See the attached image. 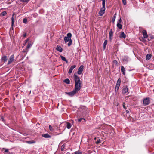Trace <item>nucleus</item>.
I'll use <instances>...</instances> for the list:
<instances>
[{
	"mask_svg": "<svg viewBox=\"0 0 154 154\" xmlns=\"http://www.w3.org/2000/svg\"><path fill=\"white\" fill-rule=\"evenodd\" d=\"M75 86L74 88L77 91H80L82 87V82L80 80V78L76 75V73H75L74 75Z\"/></svg>",
	"mask_w": 154,
	"mask_h": 154,
	"instance_id": "f257e3e1",
	"label": "nucleus"
},
{
	"mask_svg": "<svg viewBox=\"0 0 154 154\" xmlns=\"http://www.w3.org/2000/svg\"><path fill=\"white\" fill-rule=\"evenodd\" d=\"M66 35L67 36H65L64 38V39L65 43H66L68 42H69L67 44V45L69 47L71 46L72 43V40L71 39L72 35L71 33H69L67 34Z\"/></svg>",
	"mask_w": 154,
	"mask_h": 154,
	"instance_id": "f03ea898",
	"label": "nucleus"
},
{
	"mask_svg": "<svg viewBox=\"0 0 154 154\" xmlns=\"http://www.w3.org/2000/svg\"><path fill=\"white\" fill-rule=\"evenodd\" d=\"M150 103V100L149 98H144L143 101V104L144 106H146L149 105Z\"/></svg>",
	"mask_w": 154,
	"mask_h": 154,
	"instance_id": "7ed1b4c3",
	"label": "nucleus"
},
{
	"mask_svg": "<svg viewBox=\"0 0 154 154\" xmlns=\"http://www.w3.org/2000/svg\"><path fill=\"white\" fill-rule=\"evenodd\" d=\"M78 92V91H76V90L74 89L73 91H72L69 92H66V93L68 95L71 97H72L73 96Z\"/></svg>",
	"mask_w": 154,
	"mask_h": 154,
	"instance_id": "20e7f679",
	"label": "nucleus"
},
{
	"mask_svg": "<svg viewBox=\"0 0 154 154\" xmlns=\"http://www.w3.org/2000/svg\"><path fill=\"white\" fill-rule=\"evenodd\" d=\"M105 8L102 7L98 12L99 15L100 16H102L105 13Z\"/></svg>",
	"mask_w": 154,
	"mask_h": 154,
	"instance_id": "39448f33",
	"label": "nucleus"
},
{
	"mask_svg": "<svg viewBox=\"0 0 154 154\" xmlns=\"http://www.w3.org/2000/svg\"><path fill=\"white\" fill-rule=\"evenodd\" d=\"M14 54H12L10 57L8 63V64H10L14 60Z\"/></svg>",
	"mask_w": 154,
	"mask_h": 154,
	"instance_id": "423d86ee",
	"label": "nucleus"
},
{
	"mask_svg": "<svg viewBox=\"0 0 154 154\" xmlns=\"http://www.w3.org/2000/svg\"><path fill=\"white\" fill-rule=\"evenodd\" d=\"M84 66L83 65H82L80 66V67L79 68L77 73L79 75H80L82 73V72L83 71Z\"/></svg>",
	"mask_w": 154,
	"mask_h": 154,
	"instance_id": "0eeeda50",
	"label": "nucleus"
},
{
	"mask_svg": "<svg viewBox=\"0 0 154 154\" xmlns=\"http://www.w3.org/2000/svg\"><path fill=\"white\" fill-rule=\"evenodd\" d=\"M142 33L143 35V38H147L148 37V35L146 30H143L142 31Z\"/></svg>",
	"mask_w": 154,
	"mask_h": 154,
	"instance_id": "6e6552de",
	"label": "nucleus"
},
{
	"mask_svg": "<svg viewBox=\"0 0 154 154\" xmlns=\"http://www.w3.org/2000/svg\"><path fill=\"white\" fill-rule=\"evenodd\" d=\"M76 67V66L75 65H74L70 67L68 71V74L69 75H70L72 73V70L74 68Z\"/></svg>",
	"mask_w": 154,
	"mask_h": 154,
	"instance_id": "1a4fd4ad",
	"label": "nucleus"
},
{
	"mask_svg": "<svg viewBox=\"0 0 154 154\" xmlns=\"http://www.w3.org/2000/svg\"><path fill=\"white\" fill-rule=\"evenodd\" d=\"M122 93L123 94H125L127 93L128 91V88L127 86H125L124 87L122 90Z\"/></svg>",
	"mask_w": 154,
	"mask_h": 154,
	"instance_id": "9d476101",
	"label": "nucleus"
},
{
	"mask_svg": "<svg viewBox=\"0 0 154 154\" xmlns=\"http://www.w3.org/2000/svg\"><path fill=\"white\" fill-rule=\"evenodd\" d=\"M126 37V35L124 33V32L123 31H122L121 33L119 36L120 38H125Z\"/></svg>",
	"mask_w": 154,
	"mask_h": 154,
	"instance_id": "9b49d317",
	"label": "nucleus"
},
{
	"mask_svg": "<svg viewBox=\"0 0 154 154\" xmlns=\"http://www.w3.org/2000/svg\"><path fill=\"white\" fill-rule=\"evenodd\" d=\"M56 50L58 51L61 52L63 51L62 48L59 45H57L56 47Z\"/></svg>",
	"mask_w": 154,
	"mask_h": 154,
	"instance_id": "f8f14e48",
	"label": "nucleus"
},
{
	"mask_svg": "<svg viewBox=\"0 0 154 154\" xmlns=\"http://www.w3.org/2000/svg\"><path fill=\"white\" fill-rule=\"evenodd\" d=\"M152 55L150 54H147L146 57V60H148L151 57Z\"/></svg>",
	"mask_w": 154,
	"mask_h": 154,
	"instance_id": "ddd939ff",
	"label": "nucleus"
},
{
	"mask_svg": "<svg viewBox=\"0 0 154 154\" xmlns=\"http://www.w3.org/2000/svg\"><path fill=\"white\" fill-rule=\"evenodd\" d=\"M7 57L6 56H4L2 57L1 60L4 62H6L7 60Z\"/></svg>",
	"mask_w": 154,
	"mask_h": 154,
	"instance_id": "4468645a",
	"label": "nucleus"
},
{
	"mask_svg": "<svg viewBox=\"0 0 154 154\" xmlns=\"http://www.w3.org/2000/svg\"><path fill=\"white\" fill-rule=\"evenodd\" d=\"M121 72H122L123 74L125 75V70L124 67L122 66H121Z\"/></svg>",
	"mask_w": 154,
	"mask_h": 154,
	"instance_id": "2eb2a0df",
	"label": "nucleus"
},
{
	"mask_svg": "<svg viewBox=\"0 0 154 154\" xmlns=\"http://www.w3.org/2000/svg\"><path fill=\"white\" fill-rule=\"evenodd\" d=\"M42 136L45 138H50L51 137V136L48 133L43 134Z\"/></svg>",
	"mask_w": 154,
	"mask_h": 154,
	"instance_id": "dca6fc26",
	"label": "nucleus"
},
{
	"mask_svg": "<svg viewBox=\"0 0 154 154\" xmlns=\"http://www.w3.org/2000/svg\"><path fill=\"white\" fill-rule=\"evenodd\" d=\"M113 36V31L112 29H111L110 30L109 33V38L111 40V38Z\"/></svg>",
	"mask_w": 154,
	"mask_h": 154,
	"instance_id": "f3484780",
	"label": "nucleus"
},
{
	"mask_svg": "<svg viewBox=\"0 0 154 154\" xmlns=\"http://www.w3.org/2000/svg\"><path fill=\"white\" fill-rule=\"evenodd\" d=\"M32 43L31 41H29L28 42L27 46L26 47L28 49L30 48L32 46Z\"/></svg>",
	"mask_w": 154,
	"mask_h": 154,
	"instance_id": "a211bd4d",
	"label": "nucleus"
},
{
	"mask_svg": "<svg viewBox=\"0 0 154 154\" xmlns=\"http://www.w3.org/2000/svg\"><path fill=\"white\" fill-rule=\"evenodd\" d=\"M71 126V124L69 122H67V123L66 127L68 129L70 128Z\"/></svg>",
	"mask_w": 154,
	"mask_h": 154,
	"instance_id": "6ab92c4d",
	"label": "nucleus"
},
{
	"mask_svg": "<svg viewBox=\"0 0 154 154\" xmlns=\"http://www.w3.org/2000/svg\"><path fill=\"white\" fill-rule=\"evenodd\" d=\"M60 57L62 60H63L64 61H65L66 63H68V61H67V60H66V59L65 57H64L62 56V55H61Z\"/></svg>",
	"mask_w": 154,
	"mask_h": 154,
	"instance_id": "aec40b11",
	"label": "nucleus"
},
{
	"mask_svg": "<svg viewBox=\"0 0 154 154\" xmlns=\"http://www.w3.org/2000/svg\"><path fill=\"white\" fill-rule=\"evenodd\" d=\"M14 14H13L12 15V17L11 18V27L12 29L13 26L14 24Z\"/></svg>",
	"mask_w": 154,
	"mask_h": 154,
	"instance_id": "412c9836",
	"label": "nucleus"
},
{
	"mask_svg": "<svg viewBox=\"0 0 154 154\" xmlns=\"http://www.w3.org/2000/svg\"><path fill=\"white\" fill-rule=\"evenodd\" d=\"M148 37V40L149 41H150L151 39H153L154 38L153 36L151 34H149Z\"/></svg>",
	"mask_w": 154,
	"mask_h": 154,
	"instance_id": "4be33fe9",
	"label": "nucleus"
},
{
	"mask_svg": "<svg viewBox=\"0 0 154 154\" xmlns=\"http://www.w3.org/2000/svg\"><path fill=\"white\" fill-rule=\"evenodd\" d=\"M64 82H65V83L67 84H70V80L69 79L67 78L64 81Z\"/></svg>",
	"mask_w": 154,
	"mask_h": 154,
	"instance_id": "5701e85b",
	"label": "nucleus"
},
{
	"mask_svg": "<svg viewBox=\"0 0 154 154\" xmlns=\"http://www.w3.org/2000/svg\"><path fill=\"white\" fill-rule=\"evenodd\" d=\"M107 42H108L107 40H106L104 41V43H103V48L104 49H105V48H106V46L107 45Z\"/></svg>",
	"mask_w": 154,
	"mask_h": 154,
	"instance_id": "b1692460",
	"label": "nucleus"
},
{
	"mask_svg": "<svg viewBox=\"0 0 154 154\" xmlns=\"http://www.w3.org/2000/svg\"><path fill=\"white\" fill-rule=\"evenodd\" d=\"M117 27L118 28H119V29H121L122 28V26L120 23H117Z\"/></svg>",
	"mask_w": 154,
	"mask_h": 154,
	"instance_id": "393cba45",
	"label": "nucleus"
},
{
	"mask_svg": "<svg viewBox=\"0 0 154 154\" xmlns=\"http://www.w3.org/2000/svg\"><path fill=\"white\" fill-rule=\"evenodd\" d=\"M116 15H117L116 13L113 15V16L112 17V21L113 23H114L115 22V19H116Z\"/></svg>",
	"mask_w": 154,
	"mask_h": 154,
	"instance_id": "a878e982",
	"label": "nucleus"
},
{
	"mask_svg": "<svg viewBox=\"0 0 154 154\" xmlns=\"http://www.w3.org/2000/svg\"><path fill=\"white\" fill-rule=\"evenodd\" d=\"M121 79L120 78H119L118 79L116 85H120L121 83Z\"/></svg>",
	"mask_w": 154,
	"mask_h": 154,
	"instance_id": "bb28decb",
	"label": "nucleus"
},
{
	"mask_svg": "<svg viewBox=\"0 0 154 154\" xmlns=\"http://www.w3.org/2000/svg\"><path fill=\"white\" fill-rule=\"evenodd\" d=\"M128 60V57H125L123 59V61L127 62Z\"/></svg>",
	"mask_w": 154,
	"mask_h": 154,
	"instance_id": "cd10ccee",
	"label": "nucleus"
},
{
	"mask_svg": "<svg viewBox=\"0 0 154 154\" xmlns=\"http://www.w3.org/2000/svg\"><path fill=\"white\" fill-rule=\"evenodd\" d=\"M83 120V122H85V119L84 118H80L78 119V122H81L82 120Z\"/></svg>",
	"mask_w": 154,
	"mask_h": 154,
	"instance_id": "c85d7f7f",
	"label": "nucleus"
},
{
	"mask_svg": "<svg viewBox=\"0 0 154 154\" xmlns=\"http://www.w3.org/2000/svg\"><path fill=\"white\" fill-rule=\"evenodd\" d=\"M7 14V12L5 11H3L1 14V16H3Z\"/></svg>",
	"mask_w": 154,
	"mask_h": 154,
	"instance_id": "c756f323",
	"label": "nucleus"
},
{
	"mask_svg": "<svg viewBox=\"0 0 154 154\" xmlns=\"http://www.w3.org/2000/svg\"><path fill=\"white\" fill-rule=\"evenodd\" d=\"M82 153L81 152L79 151H76L74 153H72V154H82Z\"/></svg>",
	"mask_w": 154,
	"mask_h": 154,
	"instance_id": "7c9ffc66",
	"label": "nucleus"
},
{
	"mask_svg": "<svg viewBox=\"0 0 154 154\" xmlns=\"http://www.w3.org/2000/svg\"><path fill=\"white\" fill-rule=\"evenodd\" d=\"M102 7L105 8V0H102Z\"/></svg>",
	"mask_w": 154,
	"mask_h": 154,
	"instance_id": "2f4dec72",
	"label": "nucleus"
},
{
	"mask_svg": "<svg viewBox=\"0 0 154 154\" xmlns=\"http://www.w3.org/2000/svg\"><path fill=\"white\" fill-rule=\"evenodd\" d=\"M21 2L27 3L29 2V0H21Z\"/></svg>",
	"mask_w": 154,
	"mask_h": 154,
	"instance_id": "473e14b6",
	"label": "nucleus"
},
{
	"mask_svg": "<svg viewBox=\"0 0 154 154\" xmlns=\"http://www.w3.org/2000/svg\"><path fill=\"white\" fill-rule=\"evenodd\" d=\"M65 146V145L64 144H63L61 147V151H63L64 150V148Z\"/></svg>",
	"mask_w": 154,
	"mask_h": 154,
	"instance_id": "72a5a7b5",
	"label": "nucleus"
},
{
	"mask_svg": "<svg viewBox=\"0 0 154 154\" xmlns=\"http://www.w3.org/2000/svg\"><path fill=\"white\" fill-rule=\"evenodd\" d=\"M26 142L28 143L29 144H32V143H35V141H27Z\"/></svg>",
	"mask_w": 154,
	"mask_h": 154,
	"instance_id": "f704fd0d",
	"label": "nucleus"
},
{
	"mask_svg": "<svg viewBox=\"0 0 154 154\" xmlns=\"http://www.w3.org/2000/svg\"><path fill=\"white\" fill-rule=\"evenodd\" d=\"M28 51V49L26 48H25L24 49H23V52H27Z\"/></svg>",
	"mask_w": 154,
	"mask_h": 154,
	"instance_id": "c9c22d12",
	"label": "nucleus"
},
{
	"mask_svg": "<svg viewBox=\"0 0 154 154\" xmlns=\"http://www.w3.org/2000/svg\"><path fill=\"white\" fill-rule=\"evenodd\" d=\"M120 85H116V88H115V91H118L119 88V87Z\"/></svg>",
	"mask_w": 154,
	"mask_h": 154,
	"instance_id": "e433bc0d",
	"label": "nucleus"
},
{
	"mask_svg": "<svg viewBox=\"0 0 154 154\" xmlns=\"http://www.w3.org/2000/svg\"><path fill=\"white\" fill-rule=\"evenodd\" d=\"M100 143H101V140L100 139H98L96 142V144H98Z\"/></svg>",
	"mask_w": 154,
	"mask_h": 154,
	"instance_id": "4c0bfd02",
	"label": "nucleus"
},
{
	"mask_svg": "<svg viewBox=\"0 0 154 154\" xmlns=\"http://www.w3.org/2000/svg\"><path fill=\"white\" fill-rule=\"evenodd\" d=\"M4 149H5V151L4 152H8V149H5V148L2 149V152H3V150H4Z\"/></svg>",
	"mask_w": 154,
	"mask_h": 154,
	"instance_id": "58836bf2",
	"label": "nucleus"
},
{
	"mask_svg": "<svg viewBox=\"0 0 154 154\" xmlns=\"http://www.w3.org/2000/svg\"><path fill=\"white\" fill-rule=\"evenodd\" d=\"M49 128L51 131H53V129L51 125H49Z\"/></svg>",
	"mask_w": 154,
	"mask_h": 154,
	"instance_id": "ea45409f",
	"label": "nucleus"
},
{
	"mask_svg": "<svg viewBox=\"0 0 154 154\" xmlns=\"http://www.w3.org/2000/svg\"><path fill=\"white\" fill-rule=\"evenodd\" d=\"M122 1L124 5H125L126 4V0H122Z\"/></svg>",
	"mask_w": 154,
	"mask_h": 154,
	"instance_id": "a19ab883",
	"label": "nucleus"
},
{
	"mask_svg": "<svg viewBox=\"0 0 154 154\" xmlns=\"http://www.w3.org/2000/svg\"><path fill=\"white\" fill-rule=\"evenodd\" d=\"M23 23H26L27 22V19L26 18H24L23 20Z\"/></svg>",
	"mask_w": 154,
	"mask_h": 154,
	"instance_id": "79ce46f5",
	"label": "nucleus"
},
{
	"mask_svg": "<svg viewBox=\"0 0 154 154\" xmlns=\"http://www.w3.org/2000/svg\"><path fill=\"white\" fill-rule=\"evenodd\" d=\"M1 118L2 121H3V122H5L4 117L3 116H1Z\"/></svg>",
	"mask_w": 154,
	"mask_h": 154,
	"instance_id": "37998d69",
	"label": "nucleus"
},
{
	"mask_svg": "<svg viewBox=\"0 0 154 154\" xmlns=\"http://www.w3.org/2000/svg\"><path fill=\"white\" fill-rule=\"evenodd\" d=\"M122 22V20L121 18H120L118 21L117 23H119L121 24Z\"/></svg>",
	"mask_w": 154,
	"mask_h": 154,
	"instance_id": "c03bdc74",
	"label": "nucleus"
},
{
	"mask_svg": "<svg viewBox=\"0 0 154 154\" xmlns=\"http://www.w3.org/2000/svg\"><path fill=\"white\" fill-rule=\"evenodd\" d=\"M21 0H18L16 1V3L17 4H20V2H21Z\"/></svg>",
	"mask_w": 154,
	"mask_h": 154,
	"instance_id": "a18cd8bd",
	"label": "nucleus"
},
{
	"mask_svg": "<svg viewBox=\"0 0 154 154\" xmlns=\"http://www.w3.org/2000/svg\"><path fill=\"white\" fill-rule=\"evenodd\" d=\"M113 63L117 65L118 63V62L116 60H115L113 61Z\"/></svg>",
	"mask_w": 154,
	"mask_h": 154,
	"instance_id": "49530a36",
	"label": "nucleus"
},
{
	"mask_svg": "<svg viewBox=\"0 0 154 154\" xmlns=\"http://www.w3.org/2000/svg\"><path fill=\"white\" fill-rule=\"evenodd\" d=\"M28 40H29V39H27L26 40H25V43H27Z\"/></svg>",
	"mask_w": 154,
	"mask_h": 154,
	"instance_id": "de8ad7c7",
	"label": "nucleus"
},
{
	"mask_svg": "<svg viewBox=\"0 0 154 154\" xmlns=\"http://www.w3.org/2000/svg\"><path fill=\"white\" fill-rule=\"evenodd\" d=\"M26 33H25V34H23V36H24V37H26Z\"/></svg>",
	"mask_w": 154,
	"mask_h": 154,
	"instance_id": "09e8293b",
	"label": "nucleus"
},
{
	"mask_svg": "<svg viewBox=\"0 0 154 154\" xmlns=\"http://www.w3.org/2000/svg\"><path fill=\"white\" fill-rule=\"evenodd\" d=\"M123 108H124L125 109H126V107H125V106L124 105H123Z\"/></svg>",
	"mask_w": 154,
	"mask_h": 154,
	"instance_id": "8fccbe9b",
	"label": "nucleus"
},
{
	"mask_svg": "<svg viewBox=\"0 0 154 154\" xmlns=\"http://www.w3.org/2000/svg\"><path fill=\"white\" fill-rule=\"evenodd\" d=\"M126 112L127 113H129V111L128 110H126Z\"/></svg>",
	"mask_w": 154,
	"mask_h": 154,
	"instance_id": "3c124183",
	"label": "nucleus"
},
{
	"mask_svg": "<svg viewBox=\"0 0 154 154\" xmlns=\"http://www.w3.org/2000/svg\"><path fill=\"white\" fill-rule=\"evenodd\" d=\"M66 154H70V153L69 152H67Z\"/></svg>",
	"mask_w": 154,
	"mask_h": 154,
	"instance_id": "603ef678",
	"label": "nucleus"
},
{
	"mask_svg": "<svg viewBox=\"0 0 154 154\" xmlns=\"http://www.w3.org/2000/svg\"><path fill=\"white\" fill-rule=\"evenodd\" d=\"M100 1L101 0H100Z\"/></svg>",
	"mask_w": 154,
	"mask_h": 154,
	"instance_id": "864d4df0",
	"label": "nucleus"
}]
</instances>
